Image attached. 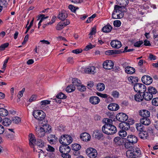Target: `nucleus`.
<instances>
[{"label":"nucleus","mask_w":158,"mask_h":158,"mask_svg":"<svg viewBox=\"0 0 158 158\" xmlns=\"http://www.w3.org/2000/svg\"><path fill=\"white\" fill-rule=\"evenodd\" d=\"M47 120L45 119L41 120L40 122V137L44 136L46 132H51V126L47 123Z\"/></svg>","instance_id":"f257e3e1"},{"label":"nucleus","mask_w":158,"mask_h":158,"mask_svg":"<svg viewBox=\"0 0 158 158\" xmlns=\"http://www.w3.org/2000/svg\"><path fill=\"white\" fill-rule=\"evenodd\" d=\"M102 131L104 133L108 135H112L116 133L117 131L116 127L113 125H108L105 124L102 127Z\"/></svg>","instance_id":"f03ea898"},{"label":"nucleus","mask_w":158,"mask_h":158,"mask_svg":"<svg viewBox=\"0 0 158 158\" xmlns=\"http://www.w3.org/2000/svg\"><path fill=\"white\" fill-rule=\"evenodd\" d=\"M29 144L30 146L33 148L34 151L37 152L36 148H38L39 145V142H37L36 143V140L34 135L32 133H30L29 135Z\"/></svg>","instance_id":"7ed1b4c3"},{"label":"nucleus","mask_w":158,"mask_h":158,"mask_svg":"<svg viewBox=\"0 0 158 158\" xmlns=\"http://www.w3.org/2000/svg\"><path fill=\"white\" fill-rule=\"evenodd\" d=\"M72 137L68 135H61L59 139V142L62 145H68L72 143Z\"/></svg>","instance_id":"20e7f679"},{"label":"nucleus","mask_w":158,"mask_h":158,"mask_svg":"<svg viewBox=\"0 0 158 158\" xmlns=\"http://www.w3.org/2000/svg\"><path fill=\"white\" fill-rule=\"evenodd\" d=\"M135 91L140 94L144 93L146 90L145 86L142 83H136L134 86Z\"/></svg>","instance_id":"39448f33"},{"label":"nucleus","mask_w":158,"mask_h":158,"mask_svg":"<svg viewBox=\"0 0 158 158\" xmlns=\"http://www.w3.org/2000/svg\"><path fill=\"white\" fill-rule=\"evenodd\" d=\"M85 152L87 155L90 158H95L97 156L98 152L97 150L92 148H87Z\"/></svg>","instance_id":"423d86ee"},{"label":"nucleus","mask_w":158,"mask_h":158,"mask_svg":"<svg viewBox=\"0 0 158 158\" xmlns=\"http://www.w3.org/2000/svg\"><path fill=\"white\" fill-rule=\"evenodd\" d=\"M116 118L118 121L123 123L127 121L128 118V117L126 114L120 113L117 115Z\"/></svg>","instance_id":"0eeeda50"},{"label":"nucleus","mask_w":158,"mask_h":158,"mask_svg":"<svg viewBox=\"0 0 158 158\" xmlns=\"http://www.w3.org/2000/svg\"><path fill=\"white\" fill-rule=\"evenodd\" d=\"M71 149L69 146L67 145H61L59 148V151L61 154L69 153Z\"/></svg>","instance_id":"6e6552de"},{"label":"nucleus","mask_w":158,"mask_h":158,"mask_svg":"<svg viewBox=\"0 0 158 158\" xmlns=\"http://www.w3.org/2000/svg\"><path fill=\"white\" fill-rule=\"evenodd\" d=\"M142 82L146 85H149L152 82V79L150 76L148 75H144L141 78Z\"/></svg>","instance_id":"1a4fd4ad"},{"label":"nucleus","mask_w":158,"mask_h":158,"mask_svg":"<svg viewBox=\"0 0 158 158\" xmlns=\"http://www.w3.org/2000/svg\"><path fill=\"white\" fill-rule=\"evenodd\" d=\"M114 65V63L111 60H106L103 64V68L105 69L109 70L112 69L113 68Z\"/></svg>","instance_id":"9d476101"},{"label":"nucleus","mask_w":158,"mask_h":158,"mask_svg":"<svg viewBox=\"0 0 158 158\" xmlns=\"http://www.w3.org/2000/svg\"><path fill=\"white\" fill-rule=\"evenodd\" d=\"M80 138L84 142H87L90 140L91 139V136L87 133L84 132L81 134Z\"/></svg>","instance_id":"9b49d317"},{"label":"nucleus","mask_w":158,"mask_h":158,"mask_svg":"<svg viewBox=\"0 0 158 158\" xmlns=\"http://www.w3.org/2000/svg\"><path fill=\"white\" fill-rule=\"evenodd\" d=\"M127 141L129 142L130 143L133 144L137 142L138 139L135 135H131L127 136Z\"/></svg>","instance_id":"f8f14e48"},{"label":"nucleus","mask_w":158,"mask_h":158,"mask_svg":"<svg viewBox=\"0 0 158 158\" xmlns=\"http://www.w3.org/2000/svg\"><path fill=\"white\" fill-rule=\"evenodd\" d=\"M139 114L142 118L149 117L150 116V112L146 110H140Z\"/></svg>","instance_id":"ddd939ff"},{"label":"nucleus","mask_w":158,"mask_h":158,"mask_svg":"<svg viewBox=\"0 0 158 158\" xmlns=\"http://www.w3.org/2000/svg\"><path fill=\"white\" fill-rule=\"evenodd\" d=\"M87 73L94 74L96 72V68L94 66H91L85 68L84 70Z\"/></svg>","instance_id":"4468645a"},{"label":"nucleus","mask_w":158,"mask_h":158,"mask_svg":"<svg viewBox=\"0 0 158 158\" xmlns=\"http://www.w3.org/2000/svg\"><path fill=\"white\" fill-rule=\"evenodd\" d=\"M68 17V14L66 11L62 10L59 13L58 18L62 21L64 20Z\"/></svg>","instance_id":"2eb2a0df"},{"label":"nucleus","mask_w":158,"mask_h":158,"mask_svg":"<svg viewBox=\"0 0 158 158\" xmlns=\"http://www.w3.org/2000/svg\"><path fill=\"white\" fill-rule=\"evenodd\" d=\"M110 45L112 47L117 49L120 48L122 45L121 42L118 40L111 41Z\"/></svg>","instance_id":"dca6fc26"},{"label":"nucleus","mask_w":158,"mask_h":158,"mask_svg":"<svg viewBox=\"0 0 158 158\" xmlns=\"http://www.w3.org/2000/svg\"><path fill=\"white\" fill-rule=\"evenodd\" d=\"M130 124H132L131 123L127 122H123L119 124L120 128L123 130L125 131L128 130L130 128Z\"/></svg>","instance_id":"f3484780"},{"label":"nucleus","mask_w":158,"mask_h":158,"mask_svg":"<svg viewBox=\"0 0 158 158\" xmlns=\"http://www.w3.org/2000/svg\"><path fill=\"white\" fill-rule=\"evenodd\" d=\"M109 110L112 111H116L119 109V106L117 104L112 103L108 106Z\"/></svg>","instance_id":"a211bd4d"},{"label":"nucleus","mask_w":158,"mask_h":158,"mask_svg":"<svg viewBox=\"0 0 158 158\" xmlns=\"http://www.w3.org/2000/svg\"><path fill=\"white\" fill-rule=\"evenodd\" d=\"M100 101L99 98L97 96H92L89 99L90 102L94 105L98 104Z\"/></svg>","instance_id":"6ab92c4d"},{"label":"nucleus","mask_w":158,"mask_h":158,"mask_svg":"<svg viewBox=\"0 0 158 158\" xmlns=\"http://www.w3.org/2000/svg\"><path fill=\"white\" fill-rule=\"evenodd\" d=\"M143 99L147 101H149L151 100L153 97L152 94L148 92H145L143 95Z\"/></svg>","instance_id":"aec40b11"},{"label":"nucleus","mask_w":158,"mask_h":158,"mask_svg":"<svg viewBox=\"0 0 158 158\" xmlns=\"http://www.w3.org/2000/svg\"><path fill=\"white\" fill-rule=\"evenodd\" d=\"M57 138L53 135H51L48 137V140L50 143L54 144L56 143Z\"/></svg>","instance_id":"412c9836"},{"label":"nucleus","mask_w":158,"mask_h":158,"mask_svg":"<svg viewBox=\"0 0 158 158\" xmlns=\"http://www.w3.org/2000/svg\"><path fill=\"white\" fill-rule=\"evenodd\" d=\"M147 118H142L140 119V122L141 123L145 125H148L150 123V120Z\"/></svg>","instance_id":"4be33fe9"},{"label":"nucleus","mask_w":158,"mask_h":158,"mask_svg":"<svg viewBox=\"0 0 158 158\" xmlns=\"http://www.w3.org/2000/svg\"><path fill=\"white\" fill-rule=\"evenodd\" d=\"M139 137L141 139H147L148 135L147 132L146 131H141L139 133Z\"/></svg>","instance_id":"5701e85b"},{"label":"nucleus","mask_w":158,"mask_h":158,"mask_svg":"<svg viewBox=\"0 0 158 158\" xmlns=\"http://www.w3.org/2000/svg\"><path fill=\"white\" fill-rule=\"evenodd\" d=\"M125 71L127 73L131 74L135 72V69L132 67L127 66L125 68Z\"/></svg>","instance_id":"b1692460"},{"label":"nucleus","mask_w":158,"mask_h":158,"mask_svg":"<svg viewBox=\"0 0 158 158\" xmlns=\"http://www.w3.org/2000/svg\"><path fill=\"white\" fill-rule=\"evenodd\" d=\"M114 143L116 145H121L123 143V139L118 137H116L114 139Z\"/></svg>","instance_id":"393cba45"},{"label":"nucleus","mask_w":158,"mask_h":158,"mask_svg":"<svg viewBox=\"0 0 158 158\" xmlns=\"http://www.w3.org/2000/svg\"><path fill=\"white\" fill-rule=\"evenodd\" d=\"M112 29V27L109 24L103 27L102 29V30L104 32L108 33L111 31Z\"/></svg>","instance_id":"a878e982"},{"label":"nucleus","mask_w":158,"mask_h":158,"mask_svg":"<svg viewBox=\"0 0 158 158\" xmlns=\"http://www.w3.org/2000/svg\"><path fill=\"white\" fill-rule=\"evenodd\" d=\"M133 149L128 150L126 152L127 156L128 158H133V157H135Z\"/></svg>","instance_id":"bb28decb"},{"label":"nucleus","mask_w":158,"mask_h":158,"mask_svg":"<svg viewBox=\"0 0 158 158\" xmlns=\"http://www.w3.org/2000/svg\"><path fill=\"white\" fill-rule=\"evenodd\" d=\"M33 115L35 119L38 120V123L39 124L40 123L39 119L40 117V110H36L34 111L33 113Z\"/></svg>","instance_id":"cd10ccee"},{"label":"nucleus","mask_w":158,"mask_h":158,"mask_svg":"<svg viewBox=\"0 0 158 158\" xmlns=\"http://www.w3.org/2000/svg\"><path fill=\"white\" fill-rule=\"evenodd\" d=\"M11 120L9 118H5L3 119L2 124L5 126H9L11 123Z\"/></svg>","instance_id":"c85d7f7f"},{"label":"nucleus","mask_w":158,"mask_h":158,"mask_svg":"<svg viewBox=\"0 0 158 158\" xmlns=\"http://www.w3.org/2000/svg\"><path fill=\"white\" fill-rule=\"evenodd\" d=\"M95 132L96 133L95 135V138L99 139L103 137V134L100 130H96L95 131Z\"/></svg>","instance_id":"c756f323"},{"label":"nucleus","mask_w":158,"mask_h":158,"mask_svg":"<svg viewBox=\"0 0 158 158\" xmlns=\"http://www.w3.org/2000/svg\"><path fill=\"white\" fill-rule=\"evenodd\" d=\"M8 114V111L3 108H0V116H7Z\"/></svg>","instance_id":"7c9ffc66"},{"label":"nucleus","mask_w":158,"mask_h":158,"mask_svg":"<svg viewBox=\"0 0 158 158\" xmlns=\"http://www.w3.org/2000/svg\"><path fill=\"white\" fill-rule=\"evenodd\" d=\"M72 81L73 85V86L74 85L77 86V88L81 84V81L77 78H73Z\"/></svg>","instance_id":"2f4dec72"},{"label":"nucleus","mask_w":158,"mask_h":158,"mask_svg":"<svg viewBox=\"0 0 158 158\" xmlns=\"http://www.w3.org/2000/svg\"><path fill=\"white\" fill-rule=\"evenodd\" d=\"M129 82L131 83H136L138 82V77H130L128 78Z\"/></svg>","instance_id":"473e14b6"},{"label":"nucleus","mask_w":158,"mask_h":158,"mask_svg":"<svg viewBox=\"0 0 158 158\" xmlns=\"http://www.w3.org/2000/svg\"><path fill=\"white\" fill-rule=\"evenodd\" d=\"M135 99L137 102H140L142 101L143 100V96H142L140 94H137L135 96Z\"/></svg>","instance_id":"72a5a7b5"},{"label":"nucleus","mask_w":158,"mask_h":158,"mask_svg":"<svg viewBox=\"0 0 158 158\" xmlns=\"http://www.w3.org/2000/svg\"><path fill=\"white\" fill-rule=\"evenodd\" d=\"M105 88V86L103 83H99L97 85V89L99 91L103 90Z\"/></svg>","instance_id":"f704fd0d"},{"label":"nucleus","mask_w":158,"mask_h":158,"mask_svg":"<svg viewBox=\"0 0 158 158\" xmlns=\"http://www.w3.org/2000/svg\"><path fill=\"white\" fill-rule=\"evenodd\" d=\"M81 148V146L78 144L75 143L72 144V149L76 151H78Z\"/></svg>","instance_id":"c9c22d12"},{"label":"nucleus","mask_w":158,"mask_h":158,"mask_svg":"<svg viewBox=\"0 0 158 158\" xmlns=\"http://www.w3.org/2000/svg\"><path fill=\"white\" fill-rule=\"evenodd\" d=\"M133 145L132 143H129V142L127 141L125 144V147L126 148L128 149V150H131L134 148L132 146Z\"/></svg>","instance_id":"e433bc0d"},{"label":"nucleus","mask_w":158,"mask_h":158,"mask_svg":"<svg viewBox=\"0 0 158 158\" xmlns=\"http://www.w3.org/2000/svg\"><path fill=\"white\" fill-rule=\"evenodd\" d=\"M148 92L153 94H156L157 92V90L154 87L152 86H149L148 89Z\"/></svg>","instance_id":"4c0bfd02"},{"label":"nucleus","mask_w":158,"mask_h":158,"mask_svg":"<svg viewBox=\"0 0 158 158\" xmlns=\"http://www.w3.org/2000/svg\"><path fill=\"white\" fill-rule=\"evenodd\" d=\"M75 89V87L73 85H69L68 86L66 89V91L68 92H71L74 91Z\"/></svg>","instance_id":"58836bf2"},{"label":"nucleus","mask_w":158,"mask_h":158,"mask_svg":"<svg viewBox=\"0 0 158 158\" xmlns=\"http://www.w3.org/2000/svg\"><path fill=\"white\" fill-rule=\"evenodd\" d=\"M133 149L135 157H136L139 156L141 154L140 150L138 148H135Z\"/></svg>","instance_id":"ea45409f"},{"label":"nucleus","mask_w":158,"mask_h":158,"mask_svg":"<svg viewBox=\"0 0 158 158\" xmlns=\"http://www.w3.org/2000/svg\"><path fill=\"white\" fill-rule=\"evenodd\" d=\"M65 27L63 22H60L57 25L56 27V29L60 31Z\"/></svg>","instance_id":"a19ab883"},{"label":"nucleus","mask_w":158,"mask_h":158,"mask_svg":"<svg viewBox=\"0 0 158 158\" xmlns=\"http://www.w3.org/2000/svg\"><path fill=\"white\" fill-rule=\"evenodd\" d=\"M118 134L121 137H125L127 135V132L126 131L122 129L119 131Z\"/></svg>","instance_id":"79ce46f5"},{"label":"nucleus","mask_w":158,"mask_h":158,"mask_svg":"<svg viewBox=\"0 0 158 158\" xmlns=\"http://www.w3.org/2000/svg\"><path fill=\"white\" fill-rule=\"evenodd\" d=\"M120 5L123 7L126 6L128 3V0H119Z\"/></svg>","instance_id":"37998d69"},{"label":"nucleus","mask_w":158,"mask_h":158,"mask_svg":"<svg viewBox=\"0 0 158 158\" xmlns=\"http://www.w3.org/2000/svg\"><path fill=\"white\" fill-rule=\"evenodd\" d=\"M111 95L114 98H118L119 97V93L116 90H113L111 92Z\"/></svg>","instance_id":"c03bdc74"},{"label":"nucleus","mask_w":158,"mask_h":158,"mask_svg":"<svg viewBox=\"0 0 158 158\" xmlns=\"http://www.w3.org/2000/svg\"><path fill=\"white\" fill-rule=\"evenodd\" d=\"M21 118L18 117H15L13 118L12 121L13 123L18 124L21 122Z\"/></svg>","instance_id":"a18cd8bd"},{"label":"nucleus","mask_w":158,"mask_h":158,"mask_svg":"<svg viewBox=\"0 0 158 158\" xmlns=\"http://www.w3.org/2000/svg\"><path fill=\"white\" fill-rule=\"evenodd\" d=\"M50 101L47 100L42 101L40 102V106L43 107L47 105L50 104Z\"/></svg>","instance_id":"49530a36"},{"label":"nucleus","mask_w":158,"mask_h":158,"mask_svg":"<svg viewBox=\"0 0 158 158\" xmlns=\"http://www.w3.org/2000/svg\"><path fill=\"white\" fill-rule=\"evenodd\" d=\"M56 97L57 99H63L65 98L66 96L63 93H60L56 95Z\"/></svg>","instance_id":"de8ad7c7"},{"label":"nucleus","mask_w":158,"mask_h":158,"mask_svg":"<svg viewBox=\"0 0 158 158\" xmlns=\"http://www.w3.org/2000/svg\"><path fill=\"white\" fill-rule=\"evenodd\" d=\"M104 121L105 122V124L108 125H112L113 121L111 119H110L107 118L104 119Z\"/></svg>","instance_id":"09e8293b"},{"label":"nucleus","mask_w":158,"mask_h":158,"mask_svg":"<svg viewBox=\"0 0 158 158\" xmlns=\"http://www.w3.org/2000/svg\"><path fill=\"white\" fill-rule=\"evenodd\" d=\"M137 130L140 132L141 131H144V127H143V125H141L140 124H138V125L136 126V127Z\"/></svg>","instance_id":"8fccbe9b"},{"label":"nucleus","mask_w":158,"mask_h":158,"mask_svg":"<svg viewBox=\"0 0 158 158\" xmlns=\"http://www.w3.org/2000/svg\"><path fill=\"white\" fill-rule=\"evenodd\" d=\"M9 45L8 43H6L2 44L0 46V51H3L5 48L7 47Z\"/></svg>","instance_id":"3c124183"},{"label":"nucleus","mask_w":158,"mask_h":158,"mask_svg":"<svg viewBox=\"0 0 158 158\" xmlns=\"http://www.w3.org/2000/svg\"><path fill=\"white\" fill-rule=\"evenodd\" d=\"M152 103L155 106H158V98H154L152 100Z\"/></svg>","instance_id":"603ef678"},{"label":"nucleus","mask_w":158,"mask_h":158,"mask_svg":"<svg viewBox=\"0 0 158 158\" xmlns=\"http://www.w3.org/2000/svg\"><path fill=\"white\" fill-rule=\"evenodd\" d=\"M48 16H46L45 15L40 14V23L43 21H44L45 19H48Z\"/></svg>","instance_id":"864d4df0"},{"label":"nucleus","mask_w":158,"mask_h":158,"mask_svg":"<svg viewBox=\"0 0 158 158\" xmlns=\"http://www.w3.org/2000/svg\"><path fill=\"white\" fill-rule=\"evenodd\" d=\"M8 130L12 132L11 135L10 134H8L7 135L8 137L9 138L12 139L14 137V131L13 129H8Z\"/></svg>","instance_id":"5fc2aeb1"},{"label":"nucleus","mask_w":158,"mask_h":158,"mask_svg":"<svg viewBox=\"0 0 158 158\" xmlns=\"http://www.w3.org/2000/svg\"><path fill=\"white\" fill-rule=\"evenodd\" d=\"M69 8L71 10V11L75 13L76 12V10L77 9H78V7H77L76 8H75L73 5H70L69 6Z\"/></svg>","instance_id":"6e6d98bb"},{"label":"nucleus","mask_w":158,"mask_h":158,"mask_svg":"<svg viewBox=\"0 0 158 158\" xmlns=\"http://www.w3.org/2000/svg\"><path fill=\"white\" fill-rule=\"evenodd\" d=\"M96 32V26H94L92 28L90 32L89 35H92L95 34Z\"/></svg>","instance_id":"4d7b16f0"},{"label":"nucleus","mask_w":158,"mask_h":158,"mask_svg":"<svg viewBox=\"0 0 158 158\" xmlns=\"http://www.w3.org/2000/svg\"><path fill=\"white\" fill-rule=\"evenodd\" d=\"M78 90L81 92L84 91L85 90L86 88L85 87L81 84L77 88Z\"/></svg>","instance_id":"13d9d810"},{"label":"nucleus","mask_w":158,"mask_h":158,"mask_svg":"<svg viewBox=\"0 0 158 158\" xmlns=\"http://www.w3.org/2000/svg\"><path fill=\"white\" fill-rule=\"evenodd\" d=\"M40 115H41V116H40V122L41 120H42L45 119V117L46 116L45 114L42 110H40Z\"/></svg>","instance_id":"bf43d9fd"},{"label":"nucleus","mask_w":158,"mask_h":158,"mask_svg":"<svg viewBox=\"0 0 158 158\" xmlns=\"http://www.w3.org/2000/svg\"><path fill=\"white\" fill-rule=\"evenodd\" d=\"M121 24V22L119 20H116L114 22V25L116 27H118L120 26Z\"/></svg>","instance_id":"052dcab7"},{"label":"nucleus","mask_w":158,"mask_h":158,"mask_svg":"<svg viewBox=\"0 0 158 158\" xmlns=\"http://www.w3.org/2000/svg\"><path fill=\"white\" fill-rule=\"evenodd\" d=\"M46 149L47 151L50 152H54L55 150V148L50 145H48V147Z\"/></svg>","instance_id":"680f3d73"},{"label":"nucleus","mask_w":158,"mask_h":158,"mask_svg":"<svg viewBox=\"0 0 158 158\" xmlns=\"http://www.w3.org/2000/svg\"><path fill=\"white\" fill-rule=\"evenodd\" d=\"M143 42L142 40H140L135 43L134 46L135 47H139L140 45L143 44Z\"/></svg>","instance_id":"e2e57ef3"},{"label":"nucleus","mask_w":158,"mask_h":158,"mask_svg":"<svg viewBox=\"0 0 158 158\" xmlns=\"http://www.w3.org/2000/svg\"><path fill=\"white\" fill-rule=\"evenodd\" d=\"M148 58L151 60H155L156 59V57L154 55H153L151 53H150L149 54Z\"/></svg>","instance_id":"0e129e2a"},{"label":"nucleus","mask_w":158,"mask_h":158,"mask_svg":"<svg viewBox=\"0 0 158 158\" xmlns=\"http://www.w3.org/2000/svg\"><path fill=\"white\" fill-rule=\"evenodd\" d=\"M25 90V88H23L21 91H19L18 95L19 98L23 96V93Z\"/></svg>","instance_id":"69168bd1"},{"label":"nucleus","mask_w":158,"mask_h":158,"mask_svg":"<svg viewBox=\"0 0 158 158\" xmlns=\"http://www.w3.org/2000/svg\"><path fill=\"white\" fill-rule=\"evenodd\" d=\"M40 127L39 126H37V125H36V127H35V133L36 135H38V136L39 137V133H40Z\"/></svg>","instance_id":"338daca9"},{"label":"nucleus","mask_w":158,"mask_h":158,"mask_svg":"<svg viewBox=\"0 0 158 158\" xmlns=\"http://www.w3.org/2000/svg\"><path fill=\"white\" fill-rule=\"evenodd\" d=\"M119 8H120L119 6L117 5H115L114 6V9L113 13H116L117 12H118V10H119Z\"/></svg>","instance_id":"774afa93"}]
</instances>
